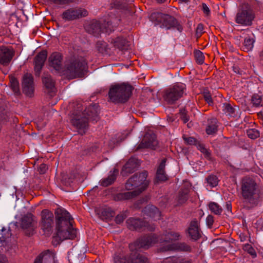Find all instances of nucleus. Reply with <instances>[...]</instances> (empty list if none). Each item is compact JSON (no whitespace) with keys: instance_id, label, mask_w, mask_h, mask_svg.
I'll use <instances>...</instances> for the list:
<instances>
[{"instance_id":"19","label":"nucleus","mask_w":263,"mask_h":263,"mask_svg":"<svg viewBox=\"0 0 263 263\" xmlns=\"http://www.w3.org/2000/svg\"><path fill=\"white\" fill-rule=\"evenodd\" d=\"M63 57L61 53L53 52L48 58L49 65L56 71H60L62 69Z\"/></svg>"},{"instance_id":"2","label":"nucleus","mask_w":263,"mask_h":263,"mask_svg":"<svg viewBox=\"0 0 263 263\" xmlns=\"http://www.w3.org/2000/svg\"><path fill=\"white\" fill-rule=\"evenodd\" d=\"M147 173L146 171L136 173L127 181L125 188L127 190H133L124 193L118 194L116 200H125L137 196L147 187L149 181L147 179Z\"/></svg>"},{"instance_id":"25","label":"nucleus","mask_w":263,"mask_h":263,"mask_svg":"<svg viewBox=\"0 0 263 263\" xmlns=\"http://www.w3.org/2000/svg\"><path fill=\"white\" fill-rule=\"evenodd\" d=\"M165 163L166 159H162L157 169L156 178L158 181H164L167 179L164 171Z\"/></svg>"},{"instance_id":"26","label":"nucleus","mask_w":263,"mask_h":263,"mask_svg":"<svg viewBox=\"0 0 263 263\" xmlns=\"http://www.w3.org/2000/svg\"><path fill=\"white\" fill-rule=\"evenodd\" d=\"M130 263H148V258L144 255L133 252L129 255Z\"/></svg>"},{"instance_id":"40","label":"nucleus","mask_w":263,"mask_h":263,"mask_svg":"<svg viewBox=\"0 0 263 263\" xmlns=\"http://www.w3.org/2000/svg\"><path fill=\"white\" fill-rule=\"evenodd\" d=\"M102 25L103 28L104 29V31L103 32L109 33L111 32L114 29V26L112 25V23L109 21H105L104 23L102 24Z\"/></svg>"},{"instance_id":"61","label":"nucleus","mask_w":263,"mask_h":263,"mask_svg":"<svg viewBox=\"0 0 263 263\" xmlns=\"http://www.w3.org/2000/svg\"><path fill=\"white\" fill-rule=\"evenodd\" d=\"M166 0H157V1L159 3H163L165 2Z\"/></svg>"},{"instance_id":"35","label":"nucleus","mask_w":263,"mask_h":263,"mask_svg":"<svg viewBox=\"0 0 263 263\" xmlns=\"http://www.w3.org/2000/svg\"><path fill=\"white\" fill-rule=\"evenodd\" d=\"M209 208L211 212L216 215H220L222 212V208L216 202H210L209 204Z\"/></svg>"},{"instance_id":"29","label":"nucleus","mask_w":263,"mask_h":263,"mask_svg":"<svg viewBox=\"0 0 263 263\" xmlns=\"http://www.w3.org/2000/svg\"><path fill=\"white\" fill-rule=\"evenodd\" d=\"M111 43L114 44L115 47L120 50L125 49V46L127 44L126 40L122 37H118L115 39H112L111 41Z\"/></svg>"},{"instance_id":"21","label":"nucleus","mask_w":263,"mask_h":263,"mask_svg":"<svg viewBox=\"0 0 263 263\" xmlns=\"http://www.w3.org/2000/svg\"><path fill=\"white\" fill-rule=\"evenodd\" d=\"M199 227L198 221L195 219L191 222L190 227L188 229V233L189 236L194 240H197L201 237V234Z\"/></svg>"},{"instance_id":"13","label":"nucleus","mask_w":263,"mask_h":263,"mask_svg":"<svg viewBox=\"0 0 263 263\" xmlns=\"http://www.w3.org/2000/svg\"><path fill=\"white\" fill-rule=\"evenodd\" d=\"M87 15L88 12L86 9L80 7H73L64 11L62 14V18L65 21H70L86 16Z\"/></svg>"},{"instance_id":"58","label":"nucleus","mask_w":263,"mask_h":263,"mask_svg":"<svg viewBox=\"0 0 263 263\" xmlns=\"http://www.w3.org/2000/svg\"><path fill=\"white\" fill-rule=\"evenodd\" d=\"M233 70L235 73H238L239 74H242L243 72L242 70H240L238 67H233Z\"/></svg>"},{"instance_id":"20","label":"nucleus","mask_w":263,"mask_h":263,"mask_svg":"<svg viewBox=\"0 0 263 263\" xmlns=\"http://www.w3.org/2000/svg\"><path fill=\"white\" fill-rule=\"evenodd\" d=\"M47 58V52L43 51L39 53L34 58V71L35 75L39 76Z\"/></svg>"},{"instance_id":"33","label":"nucleus","mask_w":263,"mask_h":263,"mask_svg":"<svg viewBox=\"0 0 263 263\" xmlns=\"http://www.w3.org/2000/svg\"><path fill=\"white\" fill-rule=\"evenodd\" d=\"M115 215V211L109 207H105L101 210V216L105 219H110Z\"/></svg>"},{"instance_id":"8","label":"nucleus","mask_w":263,"mask_h":263,"mask_svg":"<svg viewBox=\"0 0 263 263\" xmlns=\"http://www.w3.org/2000/svg\"><path fill=\"white\" fill-rule=\"evenodd\" d=\"M86 62L82 57L71 59L65 65V73L70 79L82 77L86 70Z\"/></svg>"},{"instance_id":"39","label":"nucleus","mask_w":263,"mask_h":263,"mask_svg":"<svg viewBox=\"0 0 263 263\" xmlns=\"http://www.w3.org/2000/svg\"><path fill=\"white\" fill-rule=\"evenodd\" d=\"M251 101L255 107L262 106V97L258 94H254L252 97Z\"/></svg>"},{"instance_id":"54","label":"nucleus","mask_w":263,"mask_h":263,"mask_svg":"<svg viewBox=\"0 0 263 263\" xmlns=\"http://www.w3.org/2000/svg\"><path fill=\"white\" fill-rule=\"evenodd\" d=\"M47 170V166L44 163L41 164L40 165L39 168V171L40 173L42 174H45V172H46Z\"/></svg>"},{"instance_id":"55","label":"nucleus","mask_w":263,"mask_h":263,"mask_svg":"<svg viewBox=\"0 0 263 263\" xmlns=\"http://www.w3.org/2000/svg\"><path fill=\"white\" fill-rule=\"evenodd\" d=\"M180 261L178 259H175V258H169L163 260L162 263H178Z\"/></svg>"},{"instance_id":"24","label":"nucleus","mask_w":263,"mask_h":263,"mask_svg":"<svg viewBox=\"0 0 263 263\" xmlns=\"http://www.w3.org/2000/svg\"><path fill=\"white\" fill-rule=\"evenodd\" d=\"M87 31L95 36H97L104 31V29L100 21H93L87 29Z\"/></svg>"},{"instance_id":"47","label":"nucleus","mask_w":263,"mask_h":263,"mask_svg":"<svg viewBox=\"0 0 263 263\" xmlns=\"http://www.w3.org/2000/svg\"><path fill=\"white\" fill-rule=\"evenodd\" d=\"M194 54L196 62L199 64H202L204 62V59L202 52L198 50L196 51Z\"/></svg>"},{"instance_id":"31","label":"nucleus","mask_w":263,"mask_h":263,"mask_svg":"<svg viewBox=\"0 0 263 263\" xmlns=\"http://www.w3.org/2000/svg\"><path fill=\"white\" fill-rule=\"evenodd\" d=\"M43 83L47 89L52 91L54 87V82L50 75L44 73L43 76Z\"/></svg>"},{"instance_id":"62","label":"nucleus","mask_w":263,"mask_h":263,"mask_svg":"<svg viewBox=\"0 0 263 263\" xmlns=\"http://www.w3.org/2000/svg\"><path fill=\"white\" fill-rule=\"evenodd\" d=\"M116 7H117L118 8H119V5H117V6H116Z\"/></svg>"},{"instance_id":"22","label":"nucleus","mask_w":263,"mask_h":263,"mask_svg":"<svg viewBox=\"0 0 263 263\" xmlns=\"http://www.w3.org/2000/svg\"><path fill=\"white\" fill-rule=\"evenodd\" d=\"M118 172V170L117 168H114L112 171H110L109 175L107 178H103L100 181V184L104 187L112 184L116 180Z\"/></svg>"},{"instance_id":"10","label":"nucleus","mask_w":263,"mask_h":263,"mask_svg":"<svg viewBox=\"0 0 263 263\" xmlns=\"http://www.w3.org/2000/svg\"><path fill=\"white\" fill-rule=\"evenodd\" d=\"M151 17L167 29L174 27L180 32L182 30L181 25L178 24L177 20L170 15L157 12L153 13Z\"/></svg>"},{"instance_id":"56","label":"nucleus","mask_w":263,"mask_h":263,"mask_svg":"<svg viewBox=\"0 0 263 263\" xmlns=\"http://www.w3.org/2000/svg\"><path fill=\"white\" fill-rule=\"evenodd\" d=\"M202 10H203L204 13L206 15H209L210 13V10L209 8H208V7L207 6V5L203 3L202 5Z\"/></svg>"},{"instance_id":"30","label":"nucleus","mask_w":263,"mask_h":263,"mask_svg":"<svg viewBox=\"0 0 263 263\" xmlns=\"http://www.w3.org/2000/svg\"><path fill=\"white\" fill-rule=\"evenodd\" d=\"M217 131V120L212 119L208 121V125L206 128V133L208 135H212Z\"/></svg>"},{"instance_id":"4","label":"nucleus","mask_w":263,"mask_h":263,"mask_svg":"<svg viewBox=\"0 0 263 263\" xmlns=\"http://www.w3.org/2000/svg\"><path fill=\"white\" fill-rule=\"evenodd\" d=\"M98 107L99 105L95 104L87 107L83 112H74L72 114L71 123L80 134L85 133L88 128V120L97 121L99 119Z\"/></svg>"},{"instance_id":"44","label":"nucleus","mask_w":263,"mask_h":263,"mask_svg":"<svg viewBox=\"0 0 263 263\" xmlns=\"http://www.w3.org/2000/svg\"><path fill=\"white\" fill-rule=\"evenodd\" d=\"M247 134L248 136L252 139H256L259 136V131L254 128H251L247 130Z\"/></svg>"},{"instance_id":"6","label":"nucleus","mask_w":263,"mask_h":263,"mask_svg":"<svg viewBox=\"0 0 263 263\" xmlns=\"http://www.w3.org/2000/svg\"><path fill=\"white\" fill-rule=\"evenodd\" d=\"M133 89L131 85L125 83L113 85L108 92L109 100L115 103H125L130 98Z\"/></svg>"},{"instance_id":"36","label":"nucleus","mask_w":263,"mask_h":263,"mask_svg":"<svg viewBox=\"0 0 263 263\" xmlns=\"http://www.w3.org/2000/svg\"><path fill=\"white\" fill-rule=\"evenodd\" d=\"M222 108L223 111L227 116H229L230 117H234L235 116V108H234L230 104L227 103H223L222 104Z\"/></svg>"},{"instance_id":"37","label":"nucleus","mask_w":263,"mask_h":263,"mask_svg":"<svg viewBox=\"0 0 263 263\" xmlns=\"http://www.w3.org/2000/svg\"><path fill=\"white\" fill-rule=\"evenodd\" d=\"M96 48L102 53L107 52L109 49L107 44L104 41H98L96 44Z\"/></svg>"},{"instance_id":"23","label":"nucleus","mask_w":263,"mask_h":263,"mask_svg":"<svg viewBox=\"0 0 263 263\" xmlns=\"http://www.w3.org/2000/svg\"><path fill=\"white\" fill-rule=\"evenodd\" d=\"M144 214L153 218L155 220L160 219L161 213L158 209L153 205H148L144 209Z\"/></svg>"},{"instance_id":"51","label":"nucleus","mask_w":263,"mask_h":263,"mask_svg":"<svg viewBox=\"0 0 263 263\" xmlns=\"http://www.w3.org/2000/svg\"><path fill=\"white\" fill-rule=\"evenodd\" d=\"M181 118L182 120L183 121L184 123H186L189 120V117L187 116L186 112H185V110L183 111H181Z\"/></svg>"},{"instance_id":"41","label":"nucleus","mask_w":263,"mask_h":263,"mask_svg":"<svg viewBox=\"0 0 263 263\" xmlns=\"http://www.w3.org/2000/svg\"><path fill=\"white\" fill-rule=\"evenodd\" d=\"M202 95L204 100L209 104V105H212L213 104L212 96L208 89H204L203 91Z\"/></svg>"},{"instance_id":"43","label":"nucleus","mask_w":263,"mask_h":263,"mask_svg":"<svg viewBox=\"0 0 263 263\" xmlns=\"http://www.w3.org/2000/svg\"><path fill=\"white\" fill-rule=\"evenodd\" d=\"M11 87L14 93H17L20 92L19 84L18 81L14 78H11L10 79Z\"/></svg>"},{"instance_id":"15","label":"nucleus","mask_w":263,"mask_h":263,"mask_svg":"<svg viewBox=\"0 0 263 263\" xmlns=\"http://www.w3.org/2000/svg\"><path fill=\"white\" fill-rule=\"evenodd\" d=\"M127 228L130 230H139L143 227L151 231L155 230L154 226H149L147 222L142 221L138 218H129L126 221Z\"/></svg>"},{"instance_id":"16","label":"nucleus","mask_w":263,"mask_h":263,"mask_svg":"<svg viewBox=\"0 0 263 263\" xmlns=\"http://www.w3.org/2000/svg\"><path fill=\"white\" fill-rule=\"evenodd\" d=\"M159 251L160 252L179 251L190 252L192 251V248L190 245L185 242L171 243L161 247L159 248Z\"/></svg>"},{"instance_id":"59","label":"nucleus","mask_w":263,"mask_h":263,"mask_svg":"<svg viewBox=\"0 0 263 263\" xmlns=\"http://www.w3.org/2000/svg\"><path fill=\"white\" fill-rule=\"evenodd\" d=\"M226 208H227L228 211H229V212L231 211L232 206H231V204L230 202H227Z\"/></svg>"},{"instance_id":"49","label":"nucleus","mask_w":263,"mask_h":263,"mask_svg":"<svg viewBox=\"0 0 263 263\" xmlns=\"http://www.w3.org/2000/svg\"><path fill=\"white\" fill-rule=\"evenodd\" d=\"M183 138L184 141L188 144L194 145L196 144V140L193 137L183 136Z\"/></svg>"},{"instance_id":"42","label":"nucleus","mask_w":263,"mask_h":263,"mask_svg":"<svg viewBox=\"0 0 263 263\" xmlns=\"http://www.w3.org/2000/svg\"><path fill=\"white\" fill-rule=\"evenodd\" d=\"M208 183L211 187L216 186L218 184V178L215 175H210L206 178Z\"/></svg>"},{"instance_id":"38","label":"nucleus","mask_w":263,"mask_h":263,"mask_svg":"<svg viewBox=\"0 0 263 263\" xmlns=\"http://www.w3.org/2000/svg\"><path fill=\"white\" fill-rule=\"evenodd\" d=\"M115 263H130L129 256L122 254L117 255L114 257Z\"/></svg>"},{"instance_id":"60","label":"nucleus","mask_w":263,"mask_h":263,"mask_svg":"<svg viewBox=\"0 0 263 263\" xmlns=\"http://www.w3.org/2000/svg\"><path fill=\"white\" fill-rule=\"evenodd\" d=\"M175 259H178V260H179L180 261V262L178 261V263H191V262L190 261L185 260L184 259H180V258H175Z\"/></svg>"},{"instance_id":"46","label":"nucleus","mask_w":263,"mask_h":263,"mask_svg":"<svg viewBox=\"0 0 263 263\" xmlns=\"http://www.w3.org/2000/svg\"><path fill=\"white\" fill-rule=\"evenodd\" d=\"M198 149L201 153L204 154L205 157L208 159L211 158V153L207 149L204 145L202 144H198L197 145Z\"/></svg>"},{"instance_id":"45","label":"nucleus","mask_w":263,"mask_h":263,"mask_svg":"<svg viewBox=\"0 0 263 263\" xmlns=\"http://www.w3.org/2000/svg\"><path fill=\"white\" fill-rule=\"evenodd\" d=\"M243 249L250 254L253 258L256 257V253L251 245L247 243L243 247Z\"/></svg>"},{"instance_id":"17","label":"nucleus","mask_w":263,"mask_h":263,"mask_svg":"<svg viewBox=\"0 0 263 263\" xmlns=\"http://www.w3.org/2000/svg\"><path fill=\"white\" fill-rule=\"evenodd\" d=\"M14 55V51L12 48L6 46L0 47V64L7 66L10 63Z\"/></svg>"},{"instance_id":"12","label":"nucleus","mask_w":263,"mask_h":263,"mask_svg":"<svg viewBox=\"0 0 263 263\" xmlns=\"http://www.w3.org/2000/svg\"><path fill=\"white\" fill-rule=\"evenodd\" d=\"M36 226L37 221L35 217L31 213L26 214L21 218V227L27 236L34 234Z\"/></svg>"},{"instance_id":"27","label":"nucleus","mask_w":263,"mask_h":263,"mask_svg":"<svg viewBox=\"0 0 263 263\" xmlns=\"http://www.w3.org/2000/svg\"><path fill=\"white\" fill-rule=\"evenodd\" d=\"M189 189H181L176 198L177 205H179L184 203L189 198Z\"/></svg>"},{"instance_id":"32","label":"nucleus","mask_w":263,"mask_h":263,"mask_svg":"<svg viewBox=\"0 0 263 263\" xmlns=\"http://www.w3.org/2000/svg\"><path fill=\"white\" fill-rule=\"evenodd\" d=\"M11 236V233L9 230L5 228L0 230V242L4 245V243L7 242Z\"/></svg>"},{"instance_id":"28","label":"nucleus","mask_w":263,"mask_h":263,"mask_svg":"<svg viewBox=\"0 0 263 263\" xmlns=\"http://www.w3.org/2000/svg\"><path fill=\"white\" fill-rule=\"evenodd\" d=\"M138 160L134 158H132L124 165L122 171L127 173H131L133 172L137 166Z\"/></svg>"},{"instance_id":"3","label":"nucleus","mask_w":263,"mask_h":263,"mask_svg":"<svg viewBox=\"0 0 263 263\" xmlns=\"http://www.w3.org/2000/svg\"><path fill=\"white\" fill-rule=\"evenodd\" d=\"M181 235L180 232L172 230H167L161 235L159 239L155 234L144 236L138 239L134 243L130 244L129 247L131 251L137 250L143 248L145 249L153 246L158 241L160 242H171L179 240L181 239Z\"/></svg>"},{"instance_id":"11","label":"nucleus","mask_w":263,"mask_h":263,"mask_svg":"<svg viewBox=\"0 0 263 263\" xmlns=\"http://www.w3.org/2000/svg\"><path fill=\"white\" fill-rule=\"evenodd\" d=\"M254 18V11L250 7L247 6L245 9L238 11L235 17V22L242 26H250Z\"/></svg>"},{"instance_id":"34","label":"nucleus","mask_w":263,"mask_h":263,"mask_svg":"<svg viewBox=\"0 0 263 263\" xmlns=\"http://www.w3.org/2000/svg\"><path fill=\"white\" fill-rule=\"evenodd\" d=\"M254 42L255 40L254 38L251 37H246L243 43V50L247 52L252 50L254 46Z\"/></svg>"},{"instance_id":"7","label":"nucleus","mask_w":263,"mask_h":263,"mask_svg":"<svg viewBox=\"0 0 263 263\" xmlns=\"http://www.w3.org/2000/svg\"><path fill=\"white\" fill-rule=\"evenodd\" d=\"M186 95V85L182 83H176L163 90L162 97L169 104H173Z\"/></svg>"},{"instance_id":"9","label":"nucleus","mask_w":263,"mask_h":263,"mask_svg":"<svg viewBox=\"0 0 263 263\" xmlns=\"http://www.w3.org/2000/svg\"><path fill=\"white\" fill-rule=\"evenodd\" d=\"M54 215L52 212L48 209H44L41 213V220L39 226L44 234H51L54 227Z\"/></svg>"},{"instance_id":"50","label":"nucleus","mask_w":263,"mask_h":263,"mask_svg":"<svg viewBox=\"0 0 263 263\" xmlns=\"http://www.w3.org/2000/svg\"><path fill=\"white\" fill-rule=\"evenodd\" d=\"M206 224L209 228H211L214 223L213 217L212 215H208L206 219Z\"/></svg>"},{"instance_id":"5","label":"nucleus","mask_w":263,"mask_h":263,"mask_svg":"<svg viewBox=\"0 0 263 263\" xmlns=\"http://www.w3.org/2000/svg\"><path fill=\"white\" fill-rule=\"evenodd\" d=\"M240 194L246 202L256 204L260 196L259 184L253 178L246 176L240 182Z\"/></svg>"},{"instance_id":"14","label":"nucleus","mask_w":263,"mask_h":263,"mask_svg":"<svg viewBox=\"0 0 263 263\" xmlns=\"http://www.w3.org/2000/svg\"><path fill=\"white\" fill-rule=\"evenodd\" d=\"M158 145V141L155 134L147 133L144 135L143 139L138 146L137 149L149 148L155 149Z\"/></svg>"},{"instance_id":"52","label":"nucleus","mask_w":263,"mask_h":263,"mask_svg":"<svg viewBox=\"0 0 263 263\" xmlns=\"http://www.w3.org/2000/svg\"><path fill=\"white\" fill-rule=\"evenodd\" d=\"M204 27L202 24H199L196 28V34L200 36L203 31Z\"/></svg>"},{"instance_id":"18","label":"nucleus","mask_w":263,"mask_h":263,"mask_svg":"<svg viewBox=\"0 0 263 263\" xmlns=\"http://www.w3.org/2000/svg\"><path fill=\"white\" fill-rule=\"evenodd\" d=\"M23 91L27 96L32 97L34 91L33 79L30 73L24 74L22 82Z\"/></svg>"},{"instance_id":"57","label":"nucleus","mask_w":263,"mask_h":263,"mask_svg":"<svg viewBox=\"0 0 263 263\" xmlns=\"http://www.w3.org/2000/svg\"><path fill=\"white\" fill-rule=\"evenodd\" d=\"M239 238L241 241H245L247 240V236L243 233H241L239 235Z\"/></svg>"},{"instance_id":"53","label":"nucleus","mask_w":263,"mask_h":263,"mask_svg":"<svg viewBox=\"0 0 263 263\" xmlns=\"http://www.w3.org/2000/svg\"><path fill=\"white\" fill-rule=\"evenodd\" d=\"M53 3L58 5H64L70 3V0H51Z\"/></svg>"},{"instance_id":"1","label":"nucleus","mask_w":263,"mask_h":263,"mask_svg":"<svg viewBox=\"0 0 263 263\" xmlns=\"http://www.w3.org/2000/svg\"><path fill=\"white\" fill-rule=\"evenodd\" d=\"M57 235L61 240L73 239L76 237V230L72 228L73 218L62 208H57L54 212Z\"/></svg>"},{"instance_id":"48","label":"nucleus","mask_w":263,"mask_h":263,"mask_svg":"<svg viewBox=\"0 0 263 263\" xmlns=\"http://www.w3.org/2000/svg\"><path fill=\"white\" fill-rule=\"evenodd\" d=\"M126 215L124 213H121L118 214L115 218V221L117 224H120L126 218Z\"/></svg>"}]
</instances>
